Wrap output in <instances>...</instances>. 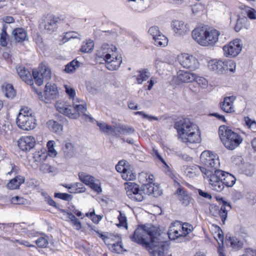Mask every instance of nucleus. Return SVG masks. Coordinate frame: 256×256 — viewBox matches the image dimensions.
<instances>
[{"label": "nucleus", "instance_id": "nucleus-1", "mask_svg": "<svg viewBox=\"0 0 256 256\" xmlns=\"http://www.w3.org/2000/svg\"><path fill=\"white\" fill-rule=\"evenodd\" d=\"M132 241L146 248L152 256H163L166 243L160 239L158 228L151 225L139 226L130 236Z\"/></svg>", "mask_w": 256, "mask_h": 256}, {"label": "nucleus", "instance_id": "nucleus-2", "mask_svg": "<svg viewBox=\"0 0 256 256\" xmlns=\"http://www.w3.org/2000/svg\"><path fill=\"white\" fill-rule=\"evenodd\" d=\"M65 91L70 99L72 100V106L68 105L66 102H58L56 103V110L60 112L70 118L76 119L80 116L86 118H92L86 114L87 110L86 104L82 100L76 98L75 90L71 86L64 84Z\"/></svg>", "mask_w": 256, "mask_h": 256}, {"label": "nucleus", "instance_id": "nucleus-3", "mask_svg": "<svg viewBox=\"0 0 256 256\" xmlns=\"http://www.w3.org/2000/svg\"><path fill=\"white\" fill-rule=\"evenodd\" d=\"M179 139L188 145L200 141V134L196 124L188 118H182L175 122Z\"/></svg>", "mask_w": 256, "mask_h": 256}, {"label": "nucleus", "instance_id": "nucleus-4", "mask_svg": "<svg viewBox=\"0 0 256 256\" xmlns=\"http://www.w3.org/2000/svg\"><path fill=\"white\" fill-rule=\"evenodd\" d=\"M218 134L224 146L230 150L235 149L243 140L240 135L226 126H220Z\"/></svg>", "mask_w": 256, "mask_h": 256}, {"label": "nucleus", "instance_id": "nucleus-5", "mask_svg": "<svg viewBox=\"0 0 256 256\" xmlns=\"http://www.w3.org/2000/svg\"><path fill=\"white\" fill-rule=\"evenodd\" d=\"M216 176H211L209 182V188L216 192H220L224 188L232 186L236 182V178L232 174L224 171H217Z\"/></svg>", "mask_w": 256, "mask_h": 256}, {"label": "nucleus", "instance_id": "nucleus-6", "mask_svg": "<svg viewBox=\"0 0 256 256\" xmlns=\"http://www.w3.org/2000/svg\"><path fill=\"white\" fill-rule=\"evenodd\" d=\"M240 233H236L234 236L226 234V242L227 246L234 251H238L242 249L244 243L246 242V238L248 236L247 232L244 230Z\"/></svg>", "mask_w": 256, "mask_h": 256}, {"label": "nucleus", "instance_id": "nucleus-7", "mask_svg": "<svg viewBox=\"0 0 256 256\" xmlns=\"http://www.w3.org/2000/svg\"><path fill=\"white\" fill-rule=\"evenodd\" d=\"M188 224H182L179 221L172 223L169 228L168 235L170 240H174L180 237H184L190 232L188 228Z\"/></svg>", "mask_w": 256, "mask_h": 256}, {"label": "nucleus", "instance_id": "nucleus-8", "mask_svg": "<svg viewBox=\"0 0 256 256\" xmlns=\"http://www.w3.org/2000/svg\"><path fill=\"white\" fill-rule=\"evenodd\" d=\"M160 62L166 63L167 64H174V62H178L180 64H188L192 63L196 64L198 63V59L192 55L188 54L183 53L177 56L176 58L172 55H166L163 60Z\"/></svg>", "mask_w": 256, "mask_h": 256}, {"label": "nucleus", "instance_id": "nucleus-9", "mask_svg": "<svg viewBox=\"0 0 256 256\" xmlns=\"http://www.w3.org/2000/svg\"><path fill=\"white\" fill-rule=\"evenodd\" d=\"M230 209V204L227 202L223 201L220 208L218 206L210 204L209 213L214 217H220L222 224H224L228 216V212Z\"/></svg>", "mask_w": 256, "mask_h": 256}, {"label": "nucleus", "instance_id": "nucleus-10", "mask_svg": "<svg viewBox=\"0 0 256 256\" xmlns=\"http://www.w3.org/2000/svg\"><path fill=\"white\" fill-rule=\"evenodd\" d=\"M117 48L113 44H109L107 43H104L102 44L100 49L98 50L96 56L98 58H102L106 63L108 64L114 61V55L111 54V52H115Z\"/></svg>", "mask_w": 256, "mask_h": 256}, {"label": "nucleus", "instance_id": "nucleus-11", "mask_svg": "<svg viewBox=\"0 0 256 256\" xmlns=\"http://www.w3.org/2000/svg\"><path fill=\"white\" fill-rule=\"evenodd\" d=\"M193 39L198 44L206 46L208 44V26L206 25L200 26L196 28L192 33Z\"/></svg>", "mask_w": 256, "mask_h": 256}, {"label": "nucleus", "instance_id": "nucleus-12", "mask_svg": "<svg viewBox=\"0 0 256 256\" xmlns=\"http://www.w3.org/2000/svg\"><path fill=\"white\" fill-rule=\"evenodd\" d=\"M214 239L218 242V252L219 256H226L224 254V233L221 228L218 225L212 224L210 228H209Z\"/></svg>", "mask_w": 256, "mask_h": 256}, {"label": "nucleus", "instance_id": "nucleus-13", "mask_svg": "<svg viewBox=\"0 0 256 256\" xmlns=\"http://www.w3.org/2000/svg\"><path fill=\"white\" fill-rule=\"evenodd\" d=\"M125 189L128 197L132 200L142 202L144 199L143 192L138 185L134 182L125 184Z\"/></svg>", "mask_w": 256, "mask_h": 256}, {"label": "nucleus", "instance_id": "nucleus-14", "mask_svg": "<svg viewBox=\"0 0 256 256\" xmlns=\"http://www.w3.org/2000/svg\"><path fill=\"white\" fill-rule=\"evenodd\" d=\"M32 76L38 86L43 83L44 80H48L51 78V71L46 65H41L38 70H33Z\"/></svg>", "mask_w": 256, "mask_h": 256}, {"label": "nucleus", "instance_id": "nucleus-15", "mask_svg": "<svg viewBox=\"0 0 256 256\" xmlns=\"http://www.w3.org/2000/svg\"><path fill=\"white\" fill-rule=\"evenodd\" d=\"M60 20L58 17L50 16L43 19L39 26L40 28L44 30L45 32L52 34L57 28V24Z\"/></svg>", "mask_w": 256, "mask_h": 256}, {"label": "nucleus", "instance_id": "nucleus-16", "mask_svg": "<svg viewBox=\"0 0 256 256\" xmlns=\"http://www.w3.org/2000/svg\"><path fill=\"white\" fill-rule=\"evenodd\" d=\"M242 46L239 39H235L230 42L223 47L224 54L227 57H235L240 52Z\"/></svg>", "mask_w": 256, "mask_h": 256}, {"label": "nucleus", "instance_id": "nucleus-17", "mask_svg": "<svg viewBox=\"0 0 256 256\" xmlns=\"http://www.w3.org/2000/svg\"><path fill=\"white\" fill-rule=\"evenodd\" d=\"M16 124L18 127L24 130H30L35 128L36 119L34 116H27L26 117L20 116L16 118Z\"/></svg>", "mask_w": 256, "mask_h": 256}, {"label": "nucleus", "instance_id": "nucleus-18", "mask_svg": "<svg viewBox=\"0 0 256 256\" xmlns=\"http://www.w3.org/2000/svg\"><path fill=\"white\" fill-rule=\"evenodd\" d=\"M171 26L175 34L178 36H183L190 31L189 25L182 20H173L171 24Z\"/></svg>", "mask_w": 256, "mask_h": 256}, {"label": "nucleus", "instance_id": "nucleus-19", "mask_svg": "<svg viewBox=\"0 0 256 256\" xmlns=\"http://www.w3.org/2000/svg\"><path fill=\"white\" fill-rule=\"evenodd\" d=\"M220 162L218 156L209 150V182L211 176H216L217 171H222L219 169Z\"/></svg>", "mask_w": 256, "mask_h": 256}, {"label": "nucleus", "instance_id": "nucleus-20", "mask_svg": "<svg viewBox=\"0 0 256 256\" xmlns=\"http://www.w3.org/2000/svg\"><path fill=\"white\" fill-rule=\"evenodd\" d=\"M19 148L22 151H30L35 146L36 140L32 136H25L20 138L18 142Z\"/></svg>", "mask_w": 256, "mask_h": 256}, {"label": "nucleus", "instance_id": "nucleus-21", "mask_svg": "<svg viewBox=\"0 0 256 256\" xmlns=\"http://www.w3.org/2000/svg\"><path fill=\"white\" fill-rule=\"evenodd\" d=\"M16 70L18 76L23 81L28 84H33L32 75L28 69L26 68L24 65H20L16 68Z\"/></svg>", "mask_w": 256, "mask_h": 256}, {"label": "nucleus", "instance_id": "nucleus-22", "mask_svg": "<svg viewBox=\"0 0 256 256\" xmlns=\"http://www.w3.org/2000/svg\"><path fill=\"white\" fill-rule=\"evenodd\" d=\"M236 100V96H234L225 97L224 98L223 102L220 103V106L221 110L227 113L234 112V102Z\"/></svg>", "mask_w": 256, "mask_h": 256}, {"label": "nucleus", "instance_id": "nucleus-23", "mask_svg": "<svg viewBox=\"0 0 256 256\" xmlns=\"http://www.w3.org/2000/svg\"><path fill=\"white\" fill-rule=\"evenodd\" d=\"M114 136L116 138H119L120 134L130 135L134 133V129L130 126L126 124H118L114 126Z\"/></svg>", "mask_w": 256, "mask_h": 256}, {"label": "nucleus", "instance_id": "nucleus-24", "mask_svg": "<svg viewBox=\"0 0 256 256\" xmlns=\"http://www.w3.org/2000/svg\"><path fill=\"white\" fill-rule=\"evenodd\" d=\"M177 75L178 80L182 82H190L196 78V75L188 70H180Z\"/></svg>", "mask_w": 256, "mask_h": 256}, {"label": "nucleus", "instance_id": "nucleus-25", "mask_svg": "<svg viewBox=\"0 0 256 256\" xmlns=\"http://www.w3.org/2000/svg\"><path fill=\"white\" fill-rule=\"evenodd\" d=\"M154 182L146 184L143 186V190H142L144 193H146L148 195H153L154 197H158L160 196L162 192L159 190L158 188L154 187Z\"/></svg>", "mask_w": 256, "mask_h": 256}, {"label": "nucleus", "instance_id": "nucleus-26", "mask_svg": "<svg viewBox=\"0 0 256 256\" xmlns=\"http://www.w3.org/2000/svg\"><path fill=\"white\" fill-rule=\"evenodd\" d=\"M126 161L120 160L118 162V164L116 166V169L117 172L122 173V178L125 180H132L134 179L136 176L133 173H130V175L128 176L126 174V169L125 166Z\"/></svg>", "mask_w": 256, "mask_h": 256}, {"label": "nucleus", "instance_id": "nucleus-27", "mask_svg": "<svg viewBox=\"0 0 256 256\" xmlns=\"http://www.w3.org/2000/svg\"><path fill=\"white\" fill-rule=\"evenodd\" d=\"M12 35L16 42L18 43L24 42L27 38L26 32L22 28H14L12 32Z\"/></svg>", "mask_w": 256, "mask_h": 256}, {"label": "nucleus", "instance_id": "nucleus-28", "mask_svg": "<svg viewBox=\"0 0 256 256\" xmlns=\"http://www.w3.org/2000/svg\"><path fill=\"white\" fill-rule=\"evenodd\" d=\"M208 150L204 151L200 156V162L202 164L203 166H198V168L200 170L203 174H204L208 178L207 176L208 172Z\"/></svg>", "mask_w": 256, "mask_h": 256}, {"label": "nucleus", "instance_id": "nucleus-29", "mask_svg": "<svg viewBox=\"0 0 256 256\" xmlns=\"http://www.w3.org/2000/svg\"><path fill=\"white\" fill-rule=\"evenodd\" d=\"M25 178L23 176H18L11 180L7 184V188L10 190L18 188L20 185L24 184Z\"/></svg>", "mask_w": 256, "mask_h": 256}, {"label": "nucleus", "instance_id": "nucleus-30", "mask_svg": "<svg viewBox=\"0 0 256 256\" xmlns=\"http://www.w3.org/2000/svg\"><path fill=\"white\" fill-rule=\"evenodd\" d=\"M214 66V65H212ZM236 65H214L212 68L220 74H226L228 71L234 72Z\"/></svg>", "mask_w": 256, "mask_h": 256}, {"label": "nucleus", "instance_id": "nucleus-31", "mask_svg": "<svg viewBox=\"0 0 256 256\" xmlns=\"http://www.w3.org/2000/svg\"><path fill=\"white\" fill-rule=\"evenodd\" d=\"M178 199L184 206L189 204L190 200V196L186 194V192L182 188H179L176 190Z\"/></svg>", "mask_w": 256, "mask_h": 256}, {"label": "nucleus", "instance_id": "nucleus-32", "mask_svg": "<svg viewBox=\"0 0 256 256\" xmlns=\"http://www.w3.org/2000/svg\"><path fill=\"white\" fill-rule=\"evenodd\" d=\"M220 34V32L218 30L209 28V46H214L218 42Z\"/></svg>", "mask_w": 256, "mask_h": 256}, {"label": "nucleus", "instance_id": "nucleus-33", "mask_svg": "<svg viewBox=\"0 0 256 256\" xmlns=\"http://www.w3.org/2000/svg\"><path fill=\"white\" fill-rule=\"evenodd\" d=\"M62 151L66 158H70L75 156L76 150L70 142H67L62 148Z\"/></svg>", "mask_w": 256, "mask_h": 256}, {"label": "nucleus", "instance_id": "nucleus-34", "mask_svg": "<svg viewBox=\"0 0 256 256\" xmlns=\"http://www.w3.org/2000/svg\"><path fill=\"white\" fill-rule=\"evenodd\" d=\"M138 178L139 182L143 186L148 183L154 181V176L152 174H150L144 172L140 173Z\"/></svg>", "mask_w": 256, "mask_h": 256}, {"label": "nucleus", "instance_id": "nucleus-35", "mask_svg": "<svg viewBox=\"0 0 256 256\" xmlns=\"http://www.w3.org/2000/svg\"><path fill=\"white\" fill-rule=\"evenodd\" d=\"M2 90L5 96L8 98H12L15 96L16 92L11 84H8L6 86H2Z\"/></svg>", "mask_w": 256, "mask_h": 256}, {"label": "nucleus", "instance_id": "nucleus-36", "mask_svg": "<svg viewBox=\"0 0 256 256\" xmlns=\"http://www.w3.org/2000/svg\"><path fill=\"white\" fill-rule=\"evenodd\" d=\"M94 42L92 40H88L86 42H83L80 50L82 52L88 53L90 52L94 49Z\"/></svg>", "mask_w": 256, "mask_h": 256}, {"label": "nucleus", "instance_id": "nucleus-37", "mask_svg": "<svg viewBox=\"0 0 256 256\" xmlns=\"http://www.w3.org/2000/svg\"><path fill=\"white\" fill-rule=\"evenodd\" d=\"M48 125L49 128L56 133L60 132L62 130V126L60 123L55 120H49L48 122Z\"/></svg>", "mask_w": 256, "mask_h": 256}, {"label": "nucleus", "instance_id": "nucleus-38", "mask_svg": "<svg viewBox=\"0 0 256 256\" xmlns=\"http://www.w3.org/2000/svg\"><path fill=\"white\" fill-rule=\"evenodd\" d=\"M80 180L87 186H90L94 180V178L83 172L78 174Z\"/></svg>", "mask_w": 256, "mask_h": 256}, {"label": "nucleus", "instance_id": "nucleus-39", "mask_svg": "<svg viewBox=\"0 0 256 256\" xmlns=\"http://www.w3.org/2000/svg\"><path fill=\"white\" fill-rule=\"evenodd\" d=\"M154 44L156 46H165L168 44V40L162 33L159 34L156 38L154 39Z\"/></svg>", "mask_w": 256, "mask_h": 256}, {"label": "nucleus", "instance_id": "nucleus-40", "mask_svg": "<svg viewBox=\"0 0 256 256\" xmlns=\"http://www.w3.org/2000/svg\"><path fill=\"white\" fill-rule=\"evenodd\" d=\"M118 241L116 243L108 244L110 248L116 253H120L123 251V246L120 238L118 237Z\"/></svg>", "mask_w": 256, "mask_h": 256}, {"label": "nucleus", "instance_id": "nucleus-41", "mask_svg": "<svg viewBox=\"0 0 256 256\" xmlns=\"http://www.w3.org/2000/svg\"><path fill=\"white\" fill-rule=\"evenodd\" d=\"M73 190H70V192L77 194L85 192L86 188L83 184L80 182H75L73 184Z\"/></svg>", "mask_w": 256, "mask_h": 256}, {"label": "nucleus", "instance_id": "nucleus-42", "mask_svg": "<svg viewBox=\"0 0 256 256\" xmlns=\"http://www.w3.org/2000/svg\"><path fill=\"white\" fill-rule=\"evenodd\" d=\"M35 243L39 248H46L48 244V237L46 236H40L35 240Z\"/></svg>", "mask_w": 256, "mask_h": 256}, {"label": "nucleus", "instance_id": "nucleus-43", "mask_svg": "<svg viewBox=\"0 0 256 256\" xmlns=\"http://www.w3.org/2000/svg\"><path fill=\"white\" fill-rule=\"evenodd\" d=\"M98 126L100 128V130L104 133H108L110 132H114V128H112L110 126L106 124L104 122H98Z\"/></svg>", "mask_w": 256, "mask_h": 256}, {"label": "nucleus", "instance_id": "nucleus-44", "mask_svg": "<svg viewBox=\"0 0 256 256\" xmlns=\"http://www.w3.org/2000/svg\"><path fill=\"white\" fill-rule=\"evenodd\" d=\"M149 77V72L147 70L140 71V74L136 78L137 83L142 84L144 81L146 80Z\"/></svg>", "mask_w": 256, "mask_h": 256}, {"label": "nucleus", "instance_id": "nucleus-45", "mask_svg": "<svg viewBox=\"0 0 256 256\" xmlns=\"http://www.w3.org/2000/svg\"><path fill=\"white\" fill-rule=\"evenodd\" d=\"M40 170L43 173H53L55 172V168L47 164H42L40 166Z\"/></svg>", "mask_w": 256, "mask_h": 256}, {"label": "nucleus", "instance_id": "nucleus-46", "mask_svg": "<svg viewBox=\"0 0 256 256\" xmlns=\"http://www.w3.org/2000/svg\"><path fill=\"white\" fill-rule=\"evenodd\" d=\"M10 42V38L8 33L0 34V45L4 47L7 46L8 43Z\"/></svg>", "mask_w": 256, "mask_h": 256}, {"label": "nucleus", "instance_id": "nucleus-47", "mask_svg": "<svg viewBox=\"0 0 256 256\" xmlns=\"http://www.w3.org/2000/svg\"><path fill=\"white\" fill-rule=\"evenodd\" d=\"M243 172L248 176H252L254 172V166L251 164H246L243 170Z\"/></svg>", "mask_w": 256, "mask_h": 256}, {"label": "nucleus", "instance_id": "nucleus-48", "mask_svg": "<svg viewBox=\"0 0 256 256\" xmlns=\"http://www.w3.org/2000/svg\"><path fill=\"white\" fill-rule=\"evenodd\" d=\"M54 196L55 198L66 201H70L72 198V195L66 193L55 192Z\"/></svg>", "mask_w": 256, "mask_h": 256}, {"label": "nucleus", "instance_id": "nucleus-49", "mask_svg": "<svg viewBox=\"0 0 256 256\" xmlns=\"http://www.w3.org/2000/svg\"><path fill=\"white\" fill-rule=\"evenodd\" d=\"M119 224H117L118 226H124L126 229L128 228V224L126 222V218L124 214L120 212V215L118 216Z\"/></svg>", "mask_w": 256, "mask_h": 256}, {"label": "nucleus", "instance_id": "nucleus-50", "mask_svg": "<svg viewBox=\"0 0 256 256\" xmlns=\"http://www.w3.org/2000/svg\"><path fill=\"white\" fill-rule=\"evenodd\" d=\"M45 92L46 94L50 93L52 96H56L57 94V90L55 86H51L47 84L46 86Z\"/></svg>", "mask_w": 256, "mask_h": 256}, {"label": "nucleus", "instance_id": "nucleus-51", "mask_svg": "<svg viewBox=\"0 0 256 256\" xmlns=\"http://www.w3.org/2000/svg\"><path fill=\"white\" fill-rule=\"evenodd\" d=\"M20 115L24 117L27 116H34L32 114V110L28 107H24L20 109L18 116H20Z\"/></svg>", "mask_w": 256, "mask_h": 256}, {"label": "nucleus", "instance_id": "nucleus-52", "mask_svg": "<svg viewBox=\"0 0 256 256\" xmlns=\"http://www.w3.org/2000/svg\"><path fill=\"white\" fill-rule=\"evenodd\" d=\"M148 32L152 36L153 40L162 33L160 32L158 28L156 26L150 27Z\"/></svg>", "mask_w": 256, "mask_h": 256}, {"label": "nucleus", "instance_id": "nucleus-53", "mask_svg": "<svg viewBox=\"0 0 256 256\" xmlns=\"http://www.w3.org/2000/svg\"><path fill=\"white\" fill-rule=\"evenodd\" d=\"M196 83L200 86L202 88H206L208 84V80L203 77H197L195 79Z\"/></svg>", "mask_w": 256, "mask_h": 256}, {"label": "nucleus", "instance_id": "nucleus-54", "mask_svg": "<svg viewBox=\"0 0 256 256\" xmlns=\"http://www.w3.org/2000/svg\"><path fill=\"white\" fill-rule=\"evenodd\" d=\"M26 200L22 197L18 196H14L12 198L11 202L14 204H22L25 203Z\"/></svg>", "mask_w": 256, "mask_h": 256}, {"label": "nucleus", "instance_id": "nucleus-55", "mask_svg": "<svg viewBox=\"0 0 256 256\" xmlns=\"http://www.w3.org/2000/svg\"><path fill=\"white\" fill-rule=\"evenodd\" d=\"M246 14L250 20L256 19V10L252 8H248L246 10Z\"/></svg>", "mask_w": 256, "mask_h": 256}, {"label": "nucleus", "instance_id": "nucleus-56", "mask_svg": "<svg viewBox=\"0 0 256 256\" xmlns=\"http://www.w3.org/2000/svg\"><path fill=\"white\" fill-rule=\"evenodd\" d=\"M79 66L80 65H66L64 71L68 74L73 73Z\"/></svg>", "mask_w": 256, "mask_h": 256}, {"label": "nucleus", "instance_id": "nucleus-57", "mask_svg": "<svg viewBox=\"0 0 256 256\" xmlns=\"http://www.w3.org/2000/svg\"><path fill=\"white\" fill-rule=\"evenodd\" d=\"M89 186L94 192H96L97 193L99 194L100 192H102V188L100 187V184L98 183H96L94 182V180L90 184Z\"/></svg>", "mask_w": 256, "mask_h": 256}, {"label": "nucleus", "instance_id": "nucleus-58", "mask_svg": "<svg viewBox=\"0 0 256 256\" xmlns=\"http://www.w3.org/2000/svg\"><path fill=\"white\" fill-rule=\"evenodd\" d=\"M134 114L136 115H138V114L142 115V116L143 118H146L150 121L152 120H158L157 117L154 116H149L148 114H146L145 113H144V112H143L142 111L136 112H135Z\"/></svg>", "mask_w": 256, "mask_h": 256}, {"label": "nucleus", "instance_id": "nucleus-59", "mask_svg": "<svg viewBox=\"0 0 256 256\" xmlns=\"http://www.w3.org/2000/svg\"><path fill=\"white\" fill-rule=\"evenodd\" d=\"M176 154L178 158L186 162H189L192 160V158L186 154H182L181 152H176Z\"/></svg>", "mask_w": 256, "mask_h": 256}, {"label": "nucleus", "instance_id": "nucleus-60", "mask_svg": "<svg viewBox=\"0 0 256 256\" xmlns=\"http://www.w3.org/2000/svg\"><path fill=\"white\" fill-rule=\"evenodd\" d=\"M90 217L95 224H98L102 219V217L100 216L96 215L94 212L90 214Z\"/></svg>", "mask_w": 256, "mask_h": 256}, {"label": "nucleus", "instance_id": "nucleus-61", "mask_svg": "<svg viewBox=\"0 0 256 256\" xmlns=\"http://www.w3.org/2000/svg\"><path fill=\"white\" fill-rule=\"evenodd\" d=\"M104 32L105 33L106 36H108V40H110L115 39L118 36L117 33L116 32H115L107 31V32Z\"/></svg>", "mask_w": 256, "mask_h": 256}, {"label": "nucleus", "instance_id": "nucleus-62", "mask_svg": "<svg viewBox=\"0 0 256 256\" xmlns=\"http://www.w3.org/2000/svg\"><path fill=\"white\" fill-rule=\"evenodd\" d=\"M243 26H244L242 20L240 18H238L234 26V30L236 32H238L242 29Z\"/></svg>", "mask_w": 256, "mask_h": 256}, {"label": "nucleus", "instance_id": "nucleus-63", "mask_svg": "<svg viewBox=\"0 0 256 256\" xmlns=\"http://www.w3.org/2000/svg\"><path fill=\"white\" fill-rule=\"evenodd\" d=\"M184 174L190 178L192 177L196 174L195 172H194V169L191 167H187L184 170Z\"/></svg>", "mask_w": 256, "mask_h": 256}, {"label": "nucleus", "instance_id": "nucleus-64", "mask_svg": "<svg viewBox=\"0 0 256 256\" xmlns=\"http://www.w3.org/2000/svg\"><path fill=\"white\" fill-rule=\"evenodd\" d=\"M246 196L251 203L254 204L256 202V194L254 193H248Z\"/></svg>", "mask_w": 256, "mask_h": 256}]
</instances>
